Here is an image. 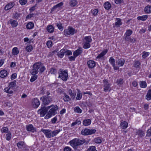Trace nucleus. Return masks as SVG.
I'll list each match as a JSON object with an SVG mask.
<instances>
[{"instance_id":"nucleus-1","label":"nucleus","mask_w":151,"mask_h":151,"mask_svg":"<svg viewBox=\"0 0 151 151\" xmlns=\"http://www.w3.org/2000/svg\"><path fill=\"white\" fill-rule=\"evenodd\" d=\"M47 108L48 109H50V110L45 116V119H49L52 116L56 114L57 113V111L58 109V107L56 105L52 104L50 106H48Z\"/></svg>"},{"instance_id":"nucleus-2","label":"nucleus","mask_w":151,"mask_h":151,"mask_svg":"<svg viewBox=\"0 0 151 151\" xmlns=\"http://www.w3.org/2000/svg\"><path fill=\"white\" fill-rule=\"evenodd\" d=\"M86 142V140L84 139L75 138L69 142L70 145L75 150L77 149L78 146L81 145Z\"/></svg>"},{"instance_id":"nucleus-3","label":"nucleus","mask_w":151,"mask_h":151,"mask_svg":"<svg viewBox=\"0 0 151 151\" xmlns=\"http://www.w3.org/2000/svg\"><path fill=\"white\" fill-rule=\"evenodd\" d=\"M58 78H60L63 81H66L68 78V73L67 70H64L60 69L58 72Z\"/></svg>"},{"instance_id":"nucleus-4","label":"nucleus","mask_w":151,"mask_h":151,"mask_svg":"<svg viewBox=\"0 0 151 151\" xmlns=\"http://www.w3.org/2000/svg\"><path fill=\"white\" fill-rule=\"evenodd\" d=\"M50 93L47 92V95L44 96L40 98V99L42 101L43 104L45 105H47L52 101V99L51 96H50Z\"/></svg>"},{"instance_id":"nucleus-5","label":"nucleus","mask_w":151,"mask_h":151,"mask_svg":"<svg viewBox=\"0 0 151 151\" xmlns=\"http://www.w3.org/2000/svg\"><path fill=\"white\" fill-rule=\"evenodd\" d=\"M40 62H38L35 63L33 65V69L31 71V73L32 75H35L38 72V69L40 66Z\"/></svg>"},{"instance_id":"nucleus-6","label":"nucleus","mask_w":151,"mask_h":151,"mask_svg":"<svg viewBox=\"0 0 151 151\" xmlns=\"http://www.w3.org/2000/svg\"><path fill=\"white\" fill-rule=\"evenodd\" d=\"M77 32L76 30L72 27H68L67 29L64 30V35H73Z\"/></svg>"},{"instance_id":"nucleus-7","label":"nucleus","mask_w":151,"mask_h":151,"mask_svg":"<svg viewBox=\"0 0 151 151\" xmlns=\"http://www.w3.org/2000/svg\"><path fill=\"white\" fill-rule=\"evenodd\" d=\"M48 111L47 106H42L40 109L38 110L37 112L38 114H40L41 116H43L47 113Z\"/></svg>"},{"instance_id":"nucleus-8","label":"nucleus","mask_w":151,"mask_h":151,"mask_svg":"<svg viewBox=\"0 0 151 151\" xmlns=\"http://www.w3.org/2000/svg\"><path fill=\"white\" fill-rule=\"evenodd\" d=\"M104 83V91L107 92L108 91H110V85L109 83L107 80L104 79L103 81Z\"/></svg>"},{"instance_id":"nucleus-9","label":"nucleus","mask_w":151,"mask_h":151,"mask_svg":"<svg viewBox=\"0 0 151 151\" xmlns=\"http://www.w3.org/2000/svg\"><path fill=\"white\" fill-rule=\"evenodd\" d=\"M41 131L42 132L45 134L46 137L47 138H50L52 137L51 130L50 129H42Z\"/></svg>"},{"instance_id":"nucleus-10","label":"nucleus","mask_w":151,"mask_h":151,"mask_svg":"<svg viewBox=\"0 0 151 151\" xmlns=\"http://www.w3.org/2000/svg\"><path fill=\"white\" fill-rule=\"evenodd\" d=\"M18 148L21 150H23L24 149H26L27 146L25 144L24 142L20 141L17 144Z\"/></svg>"},{"instance_id":"nucleus-11","label":"nucleus","mask_w":151,"mask_h":151,"mask_svg":"<svg viewBox=\"0 0 151 151\" xmlns=\"http://www.w3.org/2000/svg\"><path fill=\"white\" fill-rule=\"evenodd\" d=\"M87 64L88 67L90 69H92L95 66L96 62L93 60H89L87 61Z\"/></svg>"},{"instance_id":"nucleus-12","label":"nucleus","mask_w":151,"mask_h":151,"mask_svg":"<svg viewBox=\"0 0 151 151\" xmlns=\"http://www.w3.org/2000/svg\"><path fill=\"white\" fill-rule=\"evenodd\" d=\"M26 129L27 131L32 132L36 131L35 128H34L32 125L31 124L27 125L26 126Z\"/></svg>"},{"instance_id":"nucleus-13","label":"nucleus","mask_w":151,"mask_h":151,"mask_svg":"<svg viewBox=\"0 0 151 151\" xmlns=\"http://www.w3.org/2000/svg\"><path fill=\"white\" fill-rule=\"evenodd\" d=\"M32 104L34 107L37 108L40 105V102L37 98H35L32 100Z\"/></svg>"},{"instance_id":"nucleus-14","label":"nucleus","mask_w":151,"mask_h":151,"mask_svg":"<svg viewBox=\"0 0 151 151\" xmlns=\"http://www.w3.org/2000/svg\"><path fill=\"white\" fill-rule=\"evenodd\" d=\"M125 40L126 41H129L132 43H134L136 41V39L134 38H131L129 36H126L124 37Z\"/></svg>"},{"instance_id":"nucleus-15","label":"nucleus","mask_w":151,"mask_h":151,"mask_svg":"<svg viewBox=\"0 0 151 151\" xmlns=\"http://www.w3.org/2000/svg\"><path fill=\"white\" fill-rule=\"evenodd\" d=\"M83 49L81 47H80L78 49L76 50L73 53V56L77 57L78 55H80L82 52Z\"/></svg>"},{"instance_id":"nucleus-16","label":"nucleus","mask_w":151,"mask_h":151,"mask_svg":"<svg viewBox=\"0 0 151 151\" xmlns=\"http://www.w3.org/2000/svg\"><path fill=\"white\" fill-rule=\"evenodd\" d=\"M47 31L50 33H53L54 30V28L53 26L52 25H49L46 27Z\"/></svg>"},{"instance_id":"nucleus-17","label":"nucleus","mask_w":151,"mask_h":151,"mask_svg":"<svg viewBox=\"0 0 151 151\" xmlns=\"http://www.w3.org/2000/svg\"><path fill=\"white\" fill-rule=\"evenodd\" d=\"M9 23H10L12 27H15L18 25V22L17 21L13 20L12 19H10L9 21Z\"/></svg>"},{"instance_id":"nucleus-18","label":"nucleus","mask_w":151,"mask_h":151,"mask_svg":"<svg viewBox=\"0 0 151 151\" xmlns=\"http://www.w3.org/2000/svg\"><path fill=\"white\" fill-rule=\"evenodd\" d=\"M7 75V72L5 70H3L0 72V76L1 78H4Z\"/></svg>"},{"instance_id":"nucleus-19","label":"nucleus","mask_w":151,"mask_h":151,"mask_svg":"<svg viewBox=\"0 0 151 151\" xmlns=\"http://www.w3.org/2000/svg\"><path fill=\"white\" fill-rule=\"evenodd\" d=\"M92 40L90 36H86L84 38V40H83L84 42L88 43H90L92 41Z\"/></svg>"},{"instance_id":"nucleus-20","label":"nucleus","mask_w":151,"mask_h":151,"mask_svg":"<svg viewBox=\"0 0 151 151\" xmlns=\"http://www.w3.org/2000/svg\"><path fill=\"white\" fill-rule=\"evenodd\" d=\"M116 20L117 21L115 23L114 26L116 27H119L122 24V20L119 18H116Z\"/></svg>"},{"instance_id":"nucleus-21","label":"nucleus","mask_w":151,"mask_h":151,"mask_svg":"<svg viewBox=\"0 0 151 151\" xmlns=\"http://www.w3.org/2000/svg\"><path fill=\"white\" fill-rule=\"evenodd\" d=\"M62 130V129H59L56 130H53L52 131H51L52 137H53L56 136Z\"/></svg>"},{"instance_id":"nucleus-22","label":"nucleus","mask_w":151,"mask_h":151,"mask_svg":"<svg viewBox=\"0 0 151 151\" xmlns=\"http://www.w3.org/2000/svg\"><path fill=\"white\" fill-rule=\"evenodd\" d=\"M128 123L125 121H123L121 122L120 124L121 127L122 129H125L127 127Z\"/></svg>"},{"instance_id":"nucleus-23","label":"nucleus","mask_w":151,"mask_h":151,"mask_svg":"<svg viewBox=\"0 0 151 151\" xmlns=\"http://www.w3.org/2000/svg\"><path fill=\"white\" fill-rule=\"evenodd\" d=\"M14 6L13 3H8L4 7V9L5 10H8L12 8Z\"/></svg>"},{"instance_id":"nucleus-24","label":"nucleus","mask_w":151,"mask_h":151,"mask_svg":"<svg viewBox=\"0 0 151 151\" xmlns=\"http://www.w3.org/2000/svg\"><path fill=\"white\" fill-rule=\"evenodd\" d=\"M124 59L122 58L118 59L117 61V63L118 65L119 66H122L124 64Z\"/></svg>"},{"instance_id":"nucleus-25","label":"nucleus","mask_w":151,"mask_h":151,"mask_svg":"<svg viewBox=\"0 0 151 151\" xmlns=\"http://www.w3.org/2000/svg\"><path fill=\"white\" fill-rule=\"evenodd\" d=\"M65 50L61 49L59 52H58V56L60 58H62L65 55Z\"/></svg>"},{"instance_id":"nucleus-26","label":"nucleus","mask_w":151,"mask_h":151,"mask_svg":"<svg viewBox=\"0 0 151 151\" xmlns=\"http://www.w3.org/2000/svg\"><path fill=\"white\" fill-rule=\"evenodd\" d=\"M91 123V120L90 119H85L83 120V125L85 126L90 125Z\"/></svg>"},{"instance_id":"nucleus-27","label":"nucleus","mask_w":151,"mask_h":151,"mask_svg":"<svg viewBox=\"0 0 151 151\" xmlns=\"http://www.w3.org/2000/svg\"><path fill=\"white\" fill-rule=\"evenodd\" d=\"M136 134L138 135L140 137H142L145 135V133L143 131L141 130H138L136 131Z\"/></svg>"},{"instance_id":"nucleus-28","label":"nucleus","mask_w":151,"mask_h":151,"mask_svg":"<svg viewBox=\"0 0 151 151\" xmlns=\"http://www.w3.org/2000/svg\"><path fill=\"white\" fill-rule=\"evenodd\" d=\"M12 90V89L11 88L8 86V87L5 88L4 91L7 93L12 94L13 93V91Z\"/></svg>"},{"instance_id":"nucleus-29","label":"nucleus","mask_w":151,"mask_h":151,"mask_svg":"<svg viewBox=\"0 0 151 151\" xmlns=\"http://www.w3.org/2000/svg\"><path fill=\"white\" fill-rule=\"evenodd\" d=\"M104 8L107 10L109 9L111 7V4L108 2H106L104 4Z\"/></svg>"},{"instance_id":"nucleus-30","label":"nucleus","mask_w":151,"mask_h":151,"mask_svg":"<svg viewBox=\"0 0 151 151\" xmlns=\"http://www.w3.org/2000/svg\"><path fill=\"white\" fill-rule=\"evenodd\" d=\"M96 131V130L94 129H87V135L94 134Z\"/></svg>"},{"instance_id":"nucleus-31","label":"nucleus","mask_w":151,"mask_h":151,"mask_svg":"<svg viewBox=\"0 0 151 151\" xmlns=\"http://www.w3.org/2000/svg\"><path fill=\"white\" fill-rule=\"evenodd\" d=\"M148 17V16L147 15H143L138 17H137V19L138 20H141L144 21Z\"/></svg>"},{"instance_id":"nucleus-32","label":"nucleus","mask_w":151,"mask_h":151,"mask_svg":"<svg viewBox=\"0 0 151 151\" xmlns=\"http://www.w3.org/2000/svg\"><path fill=\"white\" fill-rule=\"evenodd\" d=\"M12 54L14 55H17L19 53V51L17 47H14L12 50Z\"/></svg>"},{"instance_id":"nucleus-33","label":"nucleus","mask_w":151,"mask_h":151,"mask_svg":"<svg viewBox=\"0 0 151 151\" xmlns=\"http://www.w3.org/2000/svg\"><path fill=\"white\" fill-rule=\"evenodd\" d=\"M107 52V50H104L101 52L100 54L96 57L97 58H101V57H103L104 55H105Z\"/></svg>"},{"instance_id":"nucleus-34","label":"nucleus","mask_w":151,"mask_h":151,"mask_svg":"<svg viewBox=\"0 0 151 151\" xmlns=\"http://www.w3.org/2000/svg\"><path fill=\"white\" fill-rule=\"evenodd\" d=\"M145 11L147 13L151 12V6H147L145 8Z\"/></svg>"},{"instance_id":"nucleus-35","label":"nucleus","mask_w":151,"mask_h":151,"mask_svg":"<svg viewBox=\"0 0 151 151\" xmlns=\"http://www.w3.org/2000/svg\"><path fill=\"white\" fill-rule=\"evenodd\" d=\"M34 26V23L32 22H29L27 23L26 25V27L27 29H32Z\"/></svg>"},{"instance_id":"nucleus-36","label":"nucleus","mask_w":151,"mask_h":151,"mask_svg":"<svg viewBox=\"0 0 151 151\" xmlns=\"http://www.w3.org/2000/svg\"><path fill=\"white\" fill-rule=\"evenodd\" d=\"M77 3L76 0H73L70 1L69 4L71 6L74 7L77 4Z\"/></svg>"},{"instance_id":"nucleus-37","label":"nucleus","mask_w":151,"mask_h":151,"mask_svg":"<svg viewBox=\"0 0 151 151\" xmlns=\"http://www.w3.org/2000/svg\"><path fill=\"white\" fill-rule=\"evenodd\" d=\"M82 97V94L81 93L80 91L78 90V92L77 94V97L76 98V99L77 100H80Z\"/></svg>"},{"instance_id":"nucleus-38","label":"nucleus","mask_w":151,"mask_h":151,"mask_svg":"<svg viewBox=\"0 0 151 151\" xmlns=\"http://www.w3.org/2000/svg\"><path fill=\"white\" fill-rule=\"evenodd\" d=\"M33 49L32 46L31 45H29L26 46L25 47L26 50L28 52H30L32 51Z\"/></svg>"},{"instance_id":"nucleus-39","label":"nucleus","mask_w":151,"mask_h":151,"mask_svg":"<svg viewBox=\"0 0 151 151\" xmlns=\"http://www.w3.org/2000/svg\"><path fill=\"white\" fill-rule=\"evenodd\" d=\"M140 86L141 88H145L147 86V83L146 82L142 81L140 82Z\"/></svg>"},{"instance_id":"nucleus-40","label":"nucleus","mask_w":151,"mask_h":151,"mask_svg":"<svg viewBox=\"0 0 151 151\" xmlns=\"http://www.w3.org/2000/svg\"><path fill=\"white\" fill-rule=\"evenodd\" d=\"M11 133L10 132H9L6 135V139L7 140L9 141L11 139Z\"/></svg>"},{"instance_id":"nucleus-41","label":"nucleus","mask_w":151,"mask_h":151,"mask_svg":"<svg viewBox=\"0 0 151 151\" xmlns=\"http://www.w3.org/2000/svg\"><path fill=\"white\" fill-rule=\"evenodd\" d=\"M74 111L75 112L81 113L82 112V110L78 106H76L74 108Z\"/></svg>"},{"instance_id":"nucleus-42","label":"nucleus","mask_w":151,"mask_h":151,"mask_svg":"<svg viewBox=\"0 0 151 151\" xmlns=\"http://www.w3.org/2000/svg\"><path fill=\"white\" fill-rule=\"evenodd\" d=\"M40 65V68H39L40 73H42L45 70V68L44 66H43V65L41 63V64Z\"/></svg>"},{"instance_id":"nucleus-43","label":"nucleus","mask_w":151,"mask_h":151,"mask_svg":"<svg viewBox=\"0 0 151 151\" xmlns=\"http://www.w3.org/2000/svg\"><path fill=\"white\" fill-rule=\"evenodd\" d=\"M91 47V45L88 43H86L83 42V47L84 48L86 49L90 48Z\"/></svg>"},{"instance_id":"nucleus-44","label":"nucleus","mask_w":151,"mask_h":151,"mask_svg":"<svg viewBox=\"0 0 151 151\" xmlns=\"http://www.w3.org/2000/svg\"><path fill=\"white\" fill-rule=\"evenodd\" d=\"M21 14L17 12H16L13 15V17L15 19H18L19 18L21 15Z\"/></svg>"},{"instance_id":"nucleus-45","label":"nucleus","mask_w":151,"mask_h":151,"mask_svg":"<svg viewBox=\"0 0 151 151\" xmlns=\"http://www.w3.org/2000/svg\"><path fill=\"white\" fill-rule=\"evenodd\" d=\"M57 70L55 68H50V72L51 74H55L57 73Z\"/></svg>"},{"instance_id":"nucleus-46","label":"nucleus","mask_w":151,"mask_h":151,"mask_svg":"<svg viewBox=\"0 0 151 151\" xmlns=\"http://www.w3.org/2000/svg\"><path fill=\"white\" fill-rule=\"evenodd\" d=\"M140 62L138 61H135L134 64V66L136 68H138L140 67Z\"/></svg>"},{"instance_id":"nucleus-47","label":"nucleus","mask_w":151,"mask_h":151,"mask_svg":"<svg viewBox=\"0 0 151 151\" xmlns=\"http://www.w3.org/2000/svg\"><path fill=\"white\" fill-rule=\"evenodd\" d=\"M94 141L97 144L101 143L102 142L101 139L99 137H97L95 138L94 139Z\"/></svg>"},{"instance_id":"nucleus-48","label":"nucleus","mask_w":151,"mask_h":151,"mask_svg":"<svg viewBox=\"0 0 151 151\" xmlns=\"http://www.w3.org/2000/svg\"><path fill=\"white\" fill-rule=\"evenodd\" d=\"M16 82L15 81H13L9 83V87L11 88H13L16 85Z\"/></svg>"},{"instance_id":"nucleus-49","label":"nucleus","mask_w":151,"mask_h":151,"mask_svg":"<svg viewBox=\"0 0 151 151\" xmlns=\"http://www.w3.org/2000/svg\"><path fill=\"white\" fill-rule=\"evenodd\" d=\"M81 134L83 135H87V128L82 129L81 131Z\"/></svg>"},{"instance_id":"nucleus-50","label":"nucleus","mask_w":151,"mask_h":151,"mask_svg":"<svg viewBox=\"0 0 151 151\" xmlns=\"http://www.w3.org/2000/svg\"><path fill=\"white\" fill-rule=\"evenodd\" d=\"M63 99L65 101H69L71 100V99L68 96L65 94V97L63 98Z\"/></svg>"},{"instance_id":"nucleus-51","label":"nucleus","mask_w":151,"mask_h":151,"mask_svg":"<svg viewBox=\"0 0 151 151\" xmlns=\"http://www.w3.org/2000/svg\"><path fill=\"white\" fill-rule=\"evenodd\" d=\"M8 128L5 127H3L1 129V132L2 133H7L8 132Z\"/></svg>"},{"instance_id":"nucleus-52","label":"nucleus","mask_w":151,"mask_h":151,"mask_svg":"<svg viewBox=\"0 0 151 151\" xmlns=\"http://www.w3.org/2000/svg\"><path fill=\"white\" fill-rule=\"evenodd\" d=\"M132 32L131 29L127 30L125 33L126 35V36H130L132 34Z\"/></svg>"},{"instance_id":"nucleus-53","label":"nucleus","mask_w":151,"mask_h":151,"mask_svg":"<svg viewBox=\"0 0 151 151\" xmlns=\"http://www.w3.org/2000/svg\"><path fill=\"white\" fill-rule=\"evenodd\" d=\"M37 75H33V76H32L30 79V81L31 82H32L34 81L37 78Z\"/></svg>"},{"instance_id":"nucleus-54","label":"nucleus","mask_w":151,"mask_h":151,"mask_svg":"<svg viewBox=\"0 0 151 151\" xmlns=\"http://www.w3.org/2000/svg\"><path fill=\"white\" fill-rule=\"evenodd\" d=\"M109 62L112 65H114L115 64V60L112 57H111L109 60Z\"/></svg>"},{"instance_id":"nucleus-55","label":"nucleus","mask_w":151,"mask_h":151,"mask_svg":"<svg viewBox=\"0 0 151 151\" xmlns=\"http://www.w3.org/2000/svg\"><path fill=\"white\" fill-rule=\"evenodd\" d=\"M72 52L69 50H65V55H72Z\"/></svg>"},{"instance_id":"nucleus-56","label":"nucleus","mask_w":151,"mask_h":151,"mask_svg":"<svg viewBox=\"0 0 151 151\" xmlns=\"http://www.w3.org/2000/svg\"><path fill=\"white\" fill-rule=\"evenodd\" d=\"M27 2V0H19V2L22 5H24Z\"/></svg>"},{"instance_id":"nucleus-57","label":"nucleus","mask_w":151,"mask_h":151,"mask_svg":"<svg viewBox=\"0 0 151 151\" xmlns=\"http://www.w3.org/2000/svg\"><path fill=\"white\" fill-rule=\"evenodd\" d=\"M99 12V10L97 9H95L92 11V13L93 15L96 16Z\"/></svg>"},{"instance_id":"nucleus-58","label":"nucleus","mask_w":151,"mask_h":151,"mask_svg":"<svg viewBox=\"0 0 151 151\" xmlns=\"http://www.w3.org/2000/svg\"><path fill=\"white\" fill-rule=\"evenodd\" d=\"M52 42L51 40H48L47 41V45L48 48H50L52 46Z\"/></svg>"},{"instance_id":"nucleus-59","label":"nucleus","mask_w":151,"mask_h":151,"mask_svg":"<svg viewBox=\"0 0 151 151\" xmlns=\"http://www.w3.org/2000/svg\"><path fill=\"white\" fill-rule=\"evenodd\" d=\"M146 99L147 100H150L151 99V93H147L146 96Z\"/></svg>"},{"instance_id":"nucleus-60","label":"nucleus","mask_w":151,"mask_h":151,"mask_svg":"<svg viewBox=\"0 0 151 151\" xmlns=\"http://www.w3.org/2000/svg\"><path fill=\"white\" fill-rule=\"evenodd\" d=\"M117 84L119 85H121L123 83V79H120L119 80H118L117 81Z\"/></svg>"},{"instance_id":"nucleus-61","label":"nucleus","mask_w":151,"mask_h":151,"mask_svg":"<svg viewBox=\"0 0 151 151\" xmlns=\"http://www.w3.org/2000/svg\"><path fill=\"white\" fill-rule=\"evenodd\" d=\"M56 26L58 27L59 29L62 30L63 29V27L62 24L60 23H56Z\"/></svg>"},{"instance_id":"nucleus-62","label":"nucleus","mask_w":151,"mask_h":151,"mask_svg":"<svg viewBox=\"0 0 151 151\" xmlns=\"http://www.w3.org/2000/svg\"><path fill=\"white\" fill-rule=\"evenodd\" d=\"M147 134L146 135L147 136L150 137L151 136V127L150 128L148 129L147 131Z\"/></svg>"},{"instance_id":"nucleus-63","label":"nucleus","mask_w":151,"mask_h":151,"mask_svg":"<svg viewBox=\"0 0 151 151\" xmlns=\"http://www.w3.org/2000/svg\"><path fill=\"white\" fill-rule=\"evenodd\" d=\"M115 3L116 4H120L122 3L123 2V0H114Z\"/></svg>"},{"instance_id":"nucleus-64","label":"nucleus","mask_w":151,"mask_h":151,"mask_svg":"<svg viewBox=\"0 0 151 151\" xmlns=\"http://www.w3.org/2000/svg\"><path fill=\"white\" fill-rule=\"evenodd\" d=\"M149 52H143V54L142 55V57L144 58H145L149 55Z\"/></svg>"}]
</instances>
